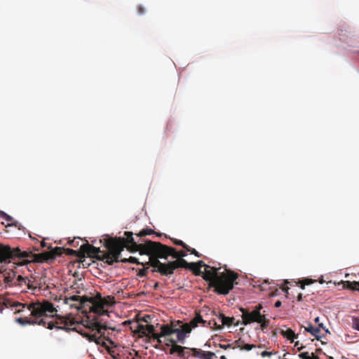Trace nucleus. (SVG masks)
Here are the masks:
<instances>
[{
  "label": "nucleus",
  "mask_w": 359,
  "mask_h": 359,
  "mask_svg": "<svg viewBox=\"0 0 359 359\" xmlns=\"http://www.w3.org/2000/svg\"><path fill=\"white\" fill-rule=\"evenodd\" d=\"M115 302L114 297H102L100 293H97L96 295L90 297L89 311L93 313V315L88 316V320L86 329L89 331L87 332L84 330H79V323L72 315L69 314L65 316L57 315V309L49 301L44 300L42 302H33L27 305L12 301L4 297H0L1 304L8 308H15V312H22L25 308H27L30 312L33 319L23 318L17 319V321L22 325L37 324L49 330L55 328L66 332L76 331L88 339L89 341H94L103 347H107V341L110 344H114L108 337L104 336L103 330H114V328L109 326L106 323H103L101 316L105 315L109 316V312L105 310L104 307L112 306Z\"/></svg>",
  "instance_id": "nucleus-1"
},
{
  "label": "nucleus",
  "mask_w": 359,
  "mask_h": 359,
  "mask_svg": "<svg viewBox=\"0 0 359 359\" xmlns=\"http://www.w3.org/2000/svg\"><path fill=\"white\" fill-rule=\"evenodd\" d=\"M215 356V354L213 352L205 351L202 359H212Z\"/></svg>",
  "instance_id": "nucleus-34"
},
{
  "label": "nucleus",
  "mask_w": 359,
  "mask_h": 359,
  "mask_svg": "<svg viewBox=\"0 0 359 359\" xmlns=\"http://www.w3.org/2000/svg\"><path fill=\"white\" fill-rule=\"evenodd\" d=\"M90 297L73 295L69 297H66L64 299V303L68 304L71 308L83 309L88 304H90Z\"/></svg>",
  "instance_id": "nucleus-10"
},
{
  "label": "nucleus",
  "mask_w": 359,
  "mask_h": 359,
  "mask_svg": "<svg viewBox=\"0 0 359 359\" xmlns=\"http://www.w3.org/2000/svg\"><path fill=\"white\" fill-rule=\"evenodd\" d=\"M0 279H2L6 287H15L18 292H25L27 289L34 288L31 280L20 275L17 276L13 269H5L0 270Z\"/></svg>",
  "instance_id": "nucleus-5"
},
{
  "label": "nucleus",
  "mask_w": 359,
  "mask_h": 359,
  "mask_svg": "<svg viewBox=\"0 0 359 359\" xmlns=\"http://www.w3.org/2000/svg\"><path fill=\"white\" fill-rule=\"evenodd\" d=\"M238 273L228 270L226 273H222L216 276L212 283H209L210 287L214 288V292L218 294H227L233 288L234 281L238 278Z\"/></svg>",
  "instance_id": "nucleus-6"
},
{
  "label": "nucleus",
  "mask_w": 359,
  "mask_h": 359,
  "mask_svg": "<svg viewBox=\"0 0 359 359\" xmlns=\"http://www.w3.org/2000/svg\"><path fill=\"white\" fill-rule=\"evenodd\" d=\"M179 330H182V331L185 333L186 334H189L192 330V327L189 324V323H184L182 324L180 327L178 328Z\"/></svg>",
  "instance_id": "nucleus-31"
},
{
  "label": "nucleus",
  "mask_w": 359,
  "mask_h": 359,
  "mask_svg": "<svg viewBox=\"0 0 359 359\" xmlns=\"http://www.w3.org/2000/svg\"><path fill=\"white\" fill-rule=\"evenodd\" d=\"M205 323L206 320H204L199 313H196L195 316L189 322L192 328H196L199 325L203 327L204 325H207Z\"/></svg>",
  "instance_id": "nucleus-16"
},
{
  "label": "nucleus",
  "mask_w": 359,
  "mask_h": 359,
  "mask_svg": "<svg viewBox=\"0 0 359 359\" xmlns=\"http://www.w3.org/2000/svg\"><path fill=\"white\" fill-rule=\"evenodd\" d=\"M299 341H297L294 344V346L297 347V351L299 352L298 354L299 359H320V357L318 355H313V353L310 351L305 350L306 346H298Z\"/></svg>",
  "instance_id": "nucleus-13"
},
{
  "label": "nucleus",
  "mask_w": 359,
  "mask_h": 359,
  "mask_svg": "<svg viewBox=\"0 0 359 359\" xmlns=\"http://www.w3.org/2000/svg\"><path fill=\"white\" fill-rule=\"evenodd\" d=\"M175 327H173L170 324H163L161 326V332L158 334L154 335V341H156L158 344L162 343L161 337L170 336L175 334Z\"/></svg>",
  "instance_id": "nucleus-12"
},
{
  "label": "nucleus",
  "mask_w": 359,
  "mask_h": 359,
  "mask_svg": "<svg viewBox=\"0 0 359 359\" xmlns=\"http://www.w3.org/2000/svg\"><path fill=\"white\" fill-rule=\"evenodd\" d=\"M219 274H215V273H212L208 271V269L205 268L204 273H202L203 278L206 280L209 281V283H212L213 280L216 279V276H218Z\"/></svg>",
  "instance_id": "nucleus-21"
},
{
  "label": "nucleus",
  "mask_w": 359,
  "mask_h": 359,
  "mask_svg": "<svg viewBox=\"0 0 359 359\" xmlns=\"http://www.w3.org/2000/svg\"><path fill=\"white\" fill-rule=\"evenodd\" d=\"M304 328L305 332L311 333L318 340L325 337V334L322 332V330L319 327H313L311 323Z\"/></svg>",
  "instance_id": "nucleus-14"
},
{
  "label": "nucleus",
  "mask_w": 359,
  "mask_h": 359,
  "mask_svg": "<svg viewBox=\"0 0 359 359\" xmlns=\"http://www.w3.org/2000/svg\"><path fill=\"white\" fill-rule=\"evenodd\" d=\"M262 308L263 307L261 304L255 306L252 311H250L248 309L241 308L240 311L242 312L241 317L243 320V324L247 325L260 321L261 318L264 315L261 313V310Z\"/></svg>",
  "instance_id": "nucleus-8"
},
{
  "label": "nucleus",
  "mask_w": 359,
  "mask_h": 359,
  "mask_svg": "<svg viewBox=\"0 0 359 359\" xmlns=\"http://www.w3.org/2000/svg\"><path fill=\"white\" fill-rule=\"evenodd\" d=\"M63 248L56 247L50 251L32 255L29 258H34L37 262H45L53 260L57 256L62 253Z\"/></svg>",
  "instance_id": "nucleus-9"
},
{
  "label": "nucleus",
  "mask_w": 359,
  "mask_h": 359,
  "mask_svg": "<svg viewBox=\"0 0 359 359\" xmlns=\"http://www.w3.org/2000/svg\"><path fill=\"white\" fill-rule=\"evenodd\" d=\"M186 250L198 257H200L201 256V255L199 254L198 252H197L195 249L190 248L189 246H187Z\"/></svg>",
  "instance_id": "nucleus-36"
},
{
  "label": "nucleus",
  "mask_w": 359,
  "mask_h": 359,
  "mask_svg": "<svg viewBox=\"0 0 359 359\" xmlns=\"http://www.w3.org/2000/svg\"><path fill=\"white\" fill-rule=\"evenodd\" d=\"M137 11L139 15H143L145 13V8L142 5H138Z\"/></svg>",
  "instance_id": "nucleus-41"
},
{
  "label": "nucleus",
  "mask_w": 359,
  "mask_h": 359,
  "mask_svg": "<svg viewBox=\"0 0 359 359\" xmlns=\"http://www.w3.org/2000/svg\"><path fill=\"white\" fill-rule=\"evenodd\" d=\"M154 233V231L151 229H142V231H140L138 233L136 234L137 237L139 238V240L137 241V243L138 244H144L147 241H149V240H147V241H144V240H142L141 238L143 237V236H148V235H151ZM133 239H135L133 238ZM135 242H136L135 240H134Z\"/></svg>",
  "instance_id": "nucleus-17"
},
{
  "label": "nucleus",
  "mask_w": 359,
  "mask_h": 359,
  "mask_svg": "<svg viewBox=\"0 0 359 359\" xmlns=\"http://www.w3.org/2000/svg\"><path fill=\"white\" fill-rule=\"evenodd\" d=\"M142 320L146 322V323L147 322V318L145 317L143 318Z\"/></svg>",
  "instance_id": "nucleus-51"
},
{
  "label": "nucleus",
  "mask_w": 359,
  "mask_h": 359,
  "mask_svg": "<svg viewBox=\"0 0 359 359\" xmlns=\"http://www.w3.org/2000/svg\"><path fill=\"white\" fill-rule=\"evenodd\" d=\"M172 242L177 245H180V246H182L183 248H184L185 250L187 249V245L184 243L182 241H180V240H177V239H172Z\"/></svg>",
  "instance_id": "nucleus-35"
},
{
  "label": "nucleus",
  "mask_w": 359,
  "mask_h": 359,
  "mask_svg": "<svg viewBox=\"0 0 359 359\" xmlns=\"http://www.w3.org/2000/svg\"><path fill=\"white\" fill-rule=\"evenodd\" d=\"M235 342L233 344H219V347L223 349H227L229 348H235Z\"/></svg>",
  "instance_id": "nucleus-40"
},
{
  "label": "nucleus",
  "mask_w": 359,
  "mask_h": 359,
  "mask_svg": "<svg viewBox=\"0 0 359 359\" xmlns=\"http://www.w3.org/2000/svg\"><path fill=\"white\" fill-rule=\"evenodd\" d=\"M189 348L182 346L177 344H174L170 349V354L172 355L175 353L177 354V356L180 358L187 359V357H185V350H189Z\"/></svg>",
  "instance_id": "nucleus-15"
},
{
  "label": "nucleus",
  "mask_w": 359,
  "mask_h": 359,
  "mask_svg": "<svg viewBox=\"0 0 359 359\" xmlns=\"http://www.w3.org/2000/svg\"><path fill=\"white\" fill-rule=\"evenodd\" d=\"M315 323L317 324V327H319L321 330H322V332L325 334H330V331L328 330L327 328H326L324 325H323V323H320V318L319 317H316L314 320Z\"/></svg>",
  "instance_id": "nucleus-29"
},
{
  "label": "nucleus",
  "mask_w": 359,
  "mask_h": 359,
  "mask_svg": "<svg viewBox=\"0 0 359 359\" xmlns=\"http://www.w3.org/2000/svg\"><path fill=\"white\" fill-rule=\"evenodd\" d=\"M204 267L205 269H208V271L210 272H212V273H215V274H219L218 272H217V269L216 268H215V267H212V266H210L209 265H207L205 264L204 265Z\"/></svg>",
  "instance_id": "nucleus-39"
},
{
  "label": "nucleus",
  "mask_w": 359,
  "mask_h": 359,
  "mask_svg": "<svg viewBox=\"0 0 359 359\" xmlns=\"http://www.w3.org/2000/svg\"><path fill=\"white\" fill-rule=\"evenodd\" d=\"M175 334H177V342L180 343H184L185 338L187 337V334L184 333L182 330H179L178 328H175Z\"/></svg>",
  "instance_id": "nucleus-26"
},
{
  "label": "nucleus",
  "mask_w": 359,
  "mask_h": 359,
  "mask_svg": "<svg viewBox=\"0 0 359 359\" xmlns=\"http://www.w3.org/2000/svg\"><path fill=\"white\" fill-rule=\"evenodd\" d=\"M147 264L151 265L153 269L152 273L158 272L161 276H171L174 273L175 269L178 268L189 269L191 266H196L194 262L189 263L184 259H177L175 261L168 262V263H162L156 257L149 259Z\"/></svg>",
  "instance_id": "nucleus-4"
},
{
  "label": "nucleus",
  "mask_w": 359,
  "mask_h": 359,
  "mask_svg": "<svg viewBox=\"0 0 359 359\" xmlns=\"http://www.w3.org/2000/svg\"><path fill=\"white\" fill-rule=\"evenodd\" d=\"M272 354H273L272 352L264 351L262 352L261 355L264 358V357H269V356L272 355Z\"/></svg>",
  "instance_id": "nucleus-44"
},
{
  "label": "nucleus",
  "mask_w": 359,
  "mask_h": 359,
  "mask_svg": "<svg viewBox=\"0 0 359 359\" xmlns=\"http://www.w3.org/2000/svg\"><path fill=\"white\" fill-rule=\"evenodd\" d=\"M189 351H191L192 352V355L196 357V358H202L203 357V355L204 354V351L201 350V349H199V348H191L189 349Z\"/></svg>",
  "instance_id": "nucleus-30"
},
{
  "label": "nucleus",
  "mask_w": 359,
  "mask_h": 359,
  "mask_svg": "<svg viewBox=\"0 0 359 359\" xmlns=\"http://www.w3.org/2000/svg\"><path fill=\"white\" fill-rule=\"evenodd\" d=\"M236 348H239L241 350L250 351L253 348L256 347L254 344H244V341L239 339L238 340L235 341V346Z\"/></svg>",
  "instance_id": "nucleus-19"
},
{
  "label": "nucleus",
  "mask_w": 359,
  "mask_h": 359,
  "mask_svg": "<svg viewBox=\"0 0 359 359\" xmlns=\"http://www.w3.org/2000/svg\"><path fill=\"white\" fill-rule=\"evenodd\" d=\"M135 325L134 332L139 334L140 337H146L154 341V335L158 334L155 333V328L153 325H144L138 323H135Z\"/></svg>",
  "instance_id": "nucleus-11"
},
{
  "label": "nucleus",
  "mask_w": 359,
  "mask_h": 359,
  "mask_svg": "<svg viewBox=\"0 0 359 359\" xmlns=\"http://www.w3.org/2000/svg\"><path fill=\"white\" fill-rule=\"evenodd\" d=\"M219 318L221 320L220 325H222V327L224 325L231 326L235 324V318L233 317H226L223 313H220L219 315Z\"/></svg>",
  "instance_id": "nucleus-20"
},
{
  "label": "nucleus",
  "mask_w": 359,
  "mask_h": 359,
  "mask_svg": "<svg viewBox=\"0 0 359 359\" xmlns=\"http://www.w3.org/2000/svg\"><path fill=\"white\" fill-rule=\"evenodd\" d=\"M124 235L126 238L119 237L105 240L104 245L108 250L107 252L101 251L100 248L94 247L89 243L82 245L83 258L88 255L101 261H105L109 265H112L114 263L118 262V257L124 248H127L130 252H137V250H133L134 243L137 244L134 241L133 233L126 231Z\"/></svg>",
  "instance_id": "nucleus-2"
},
{
  "label": "nucleus",
  "mask_w": 359,
  "mask_h": 359,
  "mask_svg": "<svg viewBox=\"0 0 359 359\" xmlns=\"http://www.w3.org/2000/svg\"><path fill=\"white\" fill-rule=\"evenodd\" d=\"M2 279H0V287L2 285Z\"/></svg>",
  "instance_id": "nucleus-52"
},
{
  "label": "nucleus",
  "mask_w": 359,
  "mask_h": 359,
  "mask_svg": "<svg viewBox=\"0 0 359 359\" xmlns=\"http://www.w3.org/2000/svg\"><path fill=\"white\" fill-rule=\"evenodd\" d=\"M31 256V252H22L18 248H11L8 245L0 244V263L10 262L11 259L15 258L29 259Z\"/></svg>",
  "instance_id": "nucleus-7"
},
{
  "label": "nucleus",
  "mask_w": 359,
  "mask_h": 359,
  "mask_svg": "<svg viewBox=\"0 0 359 359\" xmlns=\"http://www.w3.org/2000/svg\"><path fill=\"white\" fill-rule=\"evenodd\" d=\"M195 264H197L196 266H191L189 269L192 270L193 273L196 276H201L202 275V271L201 270L202 266H204L205 263L203 261H198V262H196Z\"/></svg>",
  "instance_id": "nucleus-23"
},
{
  "label": "nucleus",
  "mask_w": 359,
  "mask_h": 359,
  "mask_svg": "<svg viewBox=\"0 0 359 359\" xmlns=\"http://www.w3.org/2000/svg\"><path fill=\"white\" fill-rule=\"evenodd\" d=\"M207 325H204L203 327H209L212 330H221L222 328V325L217 324L215 319L210 320H206Z\"/></svg>",
  "instance_id": "nucleus-25"
},
{
  "label": "nucleus",
  "mask_w": 359,
  "mask_h": 359,
  "mask_svg": "<svg viewBox=\"0 0 359 359\" xmlns=\"http://www.w3.org/2000/svg\"><path fill=\"white\" fill-rule=\"evenodd\" d=\"M42 246L44 247L45 246V243L44 242L42 243Z\"/></svg>",
  "instance_id": "nucleus-54"
},
{
  "label": "nucleus",
  "mask_w": 359,
  "mask_h": 359,
  "mask_svg": "<svg viewBox=\"0 0 359 359\" xmlns=\"http://www.w3.org/2000/svg\"><path fill=\"white\" fill-rule=\"evenodd\" d=\"M67 254L69 255L76 256L79 259L83 258V252H82L81 247L80 248L79 250H74L72 249H67Z\"/></svg>",
  "instance_id": "nucleus-28"
},
{
  "label": "nucleus",
  "mask_w": 359,
  "mask_h": 359,
  "mask_svg": "<svg viewBox=\"0 0 359 359\" xmlns=\"http://www.w3.org/2000/svg\"><path fill=\"white\" fill-rule=\"evenodd\" d=\"M327 359H334V358H333V357H332V356H328V357H327Z\"/></svg>",
  "instance_id": "nucleus-53"
},
{
  "label": "nucleus",
  "mask_w": 359,
  "mask_h": 359,
  "mask_svg": "<svg viewBox=\"0 0 359 359\" xmlns=\"http://www.w3.org/2000/svg\"><path fill=\"white\" fill-rule=\"evenodd\" d=\"M133 250H137L140 255L149 256V259L156 257L158 259H167L169 256H171L173 258L180 259L187 256V253L184 251H177L174 248L155 241H147L144 244L134 243Z\"/></svg>",
  "instance_id": "nucleus-3"
},
{
  "label": "nucleus",
  "mask_w": 359,
  "mask_h": 359,
  "mask_svg": "<svg viewBox=\"0 0 359 359\" xmlns=\"http://www.w3.org/2000/svg\"><path fill=\"white\" fill-rule=\"evenodd\" d=\"M257 323L260 324L262 330H264L269 325V320L266 318V316L264 314L261 318L260 321H258Z\"/></svg>",
  "instance_id": "nucleus-27"
},
{
  "label": "nucleus",
  "mask_w": 359,
  "mask_h": 359,
  "mask_svg": "<svg viewBox=\"0 0 359 359\" xmlns=\"http://www.w3.org/2000/svg\"><path fill=\"white\" fill-rule=\"evenodd\" d=\"M0 217L6 219L7 222H10L13 221V217L3 211H0Z\"/></svg>",
  "instance_id": "nucleus-37"
},
{
  "label": "nucleus",
  "mask_w": 359,
  "mask_h": 359,
  "mask_svg": "<svg viewBox=\"0 0 359 359\" xmlns=\"http://www.w3.org/2000/svg\"><path fill=\"white\" fill-rule=\"evenodd\" d=\"M280 334L291 342H294V339L298 337V334H296L294 331L290 328H287L285 330H281Z\"/></svg>",
  "instance_id": "nucleus-18"
},
{
  "label": "nucleus",
  "mask_w": 359,
  "mask_h": 359,
  "mask_svg": "<svg viewBox=\"0 0 359 359\" xmlns=\"http://www.w3.org/2000/svg\"><path fill=\"white\" fill-rule=\"evenodd\" d=\"M149 266H148V265L144 266V268L140 269L139 271V272L137 273V276L141 278L145 277L147 274Z\"/></svg>",
  "instance_id": "nucleus-32"
},
{
  "label": "nucleus",
  "mask_w": 359,
  "mask_h": 359,
  "mask_svg": "<svg viewBox=\"0 0 359 359\" xmlns=\"http://www.w3.org/2000/svg\"><path fill=\"white\" fill-rule=\"evenodd\" d=\"M302 300V294L299 293L297 297V301L300 302Z\"/></svg>",
  "instance_id": "nucleus-46"
},
{
  "label": "nucleus",
  "mask_w": 359,
  "mask_h": 359,
  "mask_svg": "<svg viewBox=\"0 0 359 359\" xmlns=\"http://www.w3.org/2000/svg\"><path fill=\"white\" fill-rule=\"evenodd\" d=\"M174 344H177V341L173 339H167L165 340V345L169 346H174Z\"/></svg>",
  "instance_id": "nucleus-38"
},
{
  "label": "nucleus",
  "mask_w": 359,
  "mask_h": 359,
  "mask_svg": "<svg viewBox=\"0 0 359 359\" xmlns=\"http://www.w3.org/2000/svg\"><path fill=\"white\" fill-rule=\"evenodd\" d=\"M220 359H226V357L224 355L221 356Z\"/></svg>",
  "instance_id": "nucleus-50"
},
{
  "label": "nucleus",
  "mask_w": 359,
  "mask_h": 359,
  "mask_svg": "<svg viewBox=\"0 0 359 359\" xmlns=\"http://www.w3.org/2000/svg\"><path fill=\"white\" fill-rule=\"evenodd\" d=\"M281 304H282L281 302H280V301H279V300H278V301H276V303H275V304H274V306H275L276 308H279V307H280V306H281Z\"/></svg>",
  "instance_id": "nucleus-45"
},
{
  "label": "nucleus",
  "mask_w": 359,
  "mask_h": 359,
  "mask_svg": "<svg viewBox=\"0 0 359 359\" xmlns=\"http://www.w3.org/2000/svg\"><path fill=\"white\" fill-rule=\"evenodd\" d=\"M118 262H121L123 263L130 262V263H133V264H142V266L147 265V262H147L145 263L140 262L138 261V259L134 257H130L128 259L125 258V259H120V257H119ZM148 266H149V265L148 264Z\"/></svg>",
  "instance_id": "nucleus-24"
},
{
  "label": "nucleus",
  "mask_w": 359,
  "mask_h": 359,
  "mask_svg": "<svg viewBox=\"0 0 359 359\" xmlns=\"http://www.w3.org/2000/svg\"><path fill=\"white\" fill-rule=\"evenodd\" d=\"M311 353H313V355H318V356H320V355L322 354V353L325 355V353H323V350L321 348H316L315 351H311Z\"/></svg>",
  "instance_id": "nucleus-43"
},
{
  "label": "nucleus",
  "mask_w": 359,
  "mask_h": 359,
  "mask_svg": "<svg viewBox=\"0 0 359 359\" xmlns=\"http://www.w3.org/2000/svg\"><path fill=\"white\" fill-rule=\"evenodd\" d=\"M344 288H347L351 290H356L359 292V281H343L342 282Z\"/></svg>",
  "instance_id": "nucleus-22"
},
{
  "label": "nucleus",
  "mask_w": 359,
  "mask_h": 359,
  "mask_svg": "<svg viewBox=\"0 0 359 359\" xmlns=\"http://www.w3.org/2000/svg\"><path fill=\"white\" fill-rule=\"evenodd\" d=\"M353 327L359 331V318H354L353 320Z\"/></svg>",
  "instance_id": "nucleus-42"
},
{
  "label": "nucleus",
  "mask_w": 359,
  "mask_h": 359,
  "mask_svg": "<svg viewBox=\"0 0 359 359\" xmlns=\"http://www.w3.org/2000/svg\"><path fill=\"white\" fill-rule=\"evenodd\" d=\"M189 356V354L188 351H185V357H187V359H188Z\"/></svg>",
  "instance_id": "nucleus-48"
},
{
  "label": "nucleus",
  "mask_w": 359,
  "mask_h": 359,
  "mask_svg": "<svg viewBox=\"0 0 359 359\" xmlns=\"http://www.w3.org/2000/svg\"><path fill=\"white\" fill-rule=\"evenodd\" d=\"M154 289H156H156H158V283H155V285H154Z\"/></svg>",
  "instance_id": "nucleus-47"
},
{
  "label": "nucleus",
  "mask_w": 359,
  "mask_h": 359,
  "mask_svg": "<svg viewBox=\"0 0 359 359\" xmlns=\"http://www.w3.org/2000/svg\"><path fill=\"white\" fill-rule=\"evenodd\" d=\"M283 290H284L287 293V291H288V290H289V287H287L284 288Z\"/></svg>",
  "instance_id": "nucleus-49"
},
{
  "label": "nucleus",
  "mask_w": 359,
  "mask_h": 359,
  "mask_svg": "<svg viewBox=\"0 0 359 359\" xmlns=\"http://www.w3.org/2000/svg\"><path fill=\"white\" fill-rule=\"evenodd\" d=\"M315 282L313 279H305L302 281H299L301 289L304 290L306 285H309L312 283Z\"/></svg>",
  "instance_id": "nucleus-33"
}]
</instances>
